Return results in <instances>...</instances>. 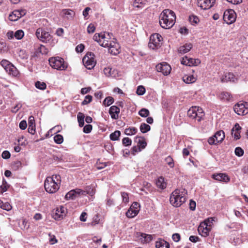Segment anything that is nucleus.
Instances as JSON below:
<instances>
[{
	"instance_id": "1",
	"label": "nucleus",
	"mask_w": 248,
	"mask_h": 248,
	"mask_svg": "<svg viewBox=\"0 0 248 248\" xmlns=\"http://www.w3.org/2000/svg\"><path fill=\"white\" fill-rule=\"evenodd\" d=\"M176 16L174 12L169 9L164 10L159 16V24L164 29H170L175 24Z\"/></svg>"
},
{
	"instance_id": "2",
	"label": "nucleus",
	"mask_w": 248,
	"mask_h": 248,
	"mask_svg": "<svg viewBox=\"0 0 248 248\" xmlns=\"http://www.w3.org/2000/svg\"><path fill=\"white\" fill-rule=\"evenodd\" d=\"M186 195L187 191L185 188L176 189L170 196V203L173 206L178 207L186 201Z\"/></svg>"
},
{
	"instance_id": "3",
	"label": "nucleus",
	"mask_w": 248,
	"mask_h": 248,
	"mask_svg": "<svg viewBox=\"0 0 248 248\" xmlns=\"http://www.w3.org/2000/svg\"><path fill=\"white\" fill-rule=\"evenodd\" d=\"M61 182V177L60 175H53L51 177H47L44 183V187L46 192L54 193L58 190Z\"/></svg>"
},
{
	"instance_id": "4",
	"label": "nucleus",
	"mask_w": 248,
	"mask_h": 248,
	"mask_svg": "<svg viewBox=\"0 0 248 248\" xmlns=\"http://www.w3.org/2000/svg\"><path fill=\"white\" fill-rule=\"evenodd\" d=\"M49 63L53 68L58 70H65L67 67L63 59L59 57L49 58Z\"/></svg>"
},
{
	"instance_id": "5",
	"label": "nucleus",
	"mask_w": 248,
	"mask_h": 248,
	"mask_svg": "<svg viewBox=\"0 0 248 248\" xmlns=\"http://www.w3.org/2000/svg\"><path fill=\"white\" fill-rule=\"evenodd\" d=\"M204 113L202 109L199 107L193 106L187 111V116L192 119H195L200 122L204 116Z\"/></svg>"
},
{
	"instance_id": "6",
	"label": "nucleus",
	"mask_w": 248,
	"mask_h": 248,
	"mask_svg": "<svg viewBox=\"0 0 248 248\" xmlns=\"http://www.w3.org/2000/svg\"><path fill=\"white\" fill-rule=\"evenodd\" d=\"M162 36L158 33H155L151 35L148 44L149 47L152 49H157L161 46Z\"/></svg>"
},
{
	"instance_id": "7",
	"label": "nucleus",
	"mask_w": 248,
	"mask_h": 248,
	"mask_svg": "<svg viewBox=\"0 0 248 248\" xmlns=\"http://www.w3.org/2000/svg\"><path fill=\"white\" fill-rule=\"evenodd\" d=\"M94 54L88 52L83 57L82 62L85 66L88 69H93L96 64V61L94 59Z\"/></svg>"
},
{
	"instance_id": "8",
	"label": "nucleus",
	"mask_w": 248,
	"mask_h": 248,
	"mask_svg": "<svg viewBox=\"0 0 248 248\" xmlns=\"http://www.w3.org/2000/svg\"><path fill=\"white\" fill-rule=\"evenodd\" d=\"M35 34L38 39L43 42L47 43L51 39L49 32L42 28L37 29Z\"/></svg>"
},
{
	"instance_id": "9",
	"label": "nucleus",
	"mask_w": 248,
	"mask_h": 248,
	"mask_svg": "<svg viewBox=\"0 0 248 248\" xmlns=\"http://www.w3.org/2000/svg\"><path fill=\"white\" fill-rule=\"evenodd\" d=\"M248 103L245 102L238 103L235 104L233 107L234 111L239 115H244L248 113Z\"/></svg>"
},
{
	"instance_id": "10",
	"label": "nucleus",
	"mask_w": 248,
	"mask_h": 248,
	"mask_svg": "<svg viewBox=\"0 0 248 248\" xmlns=\"http://www.w3.org/2000/svg\"><path fill=\"white\" fill-rule=\"evenodd\" d=\"M235 19L236 14L234 10L230 9L224 12L223 20L227 24H230L233 23Z\"/></svg>"
},
{
	"instance_id": "11",
	"label": "nucleus",
	"mask_w": 248,
	"mask_h": 248,
	"mask_svg": "<svg viewBox=\"0 0 248 248\" xmlns=\"http://www.w3.org/2000/svg\"><path fill=\"white\" fill-rule=\"evenodd\" d=\"M216 0H197V6L202 9L206 10L212 8L215 3Z\"/></svg>"
},
{
	"instance_id": "12",
	"label": "nucleus",
	"mask_w": 248,
	"mask_h": 248,
	"mask_svg": "<svg viewBox=\"0 0 248 248\" xmlns=\"http://www.w3.org/2000/svg\"><path fill=\"white\" fill-rule=\"evenodd\" d=\"M140 204L137 202H134L129 209L126 212V217L132 218L137 216L140 210Z\"/></svg>"
},
{
	"instance_id": "13",
	"label": "nucleus",
	"mask_w": 248,
	"mask_h": 248,
	"mask_svg": "<svg viewBox=\"0 0 248 248\" xmlns=\"http://www.w3.org/2000/svg\"><path fill=\"white\" fill-rule=\"evenodd\" d=\"M156 69L158 72L162 73L164 76L168 75L171 71L170 66L166 62H161L156 66Z\"/></svg>"
},
{
	"instance_id": "14",
	"label": "nucleus",
	"mask_w": 248,
	"mask_h": 248,
	"mask_svg": "<svg viewBox=\"0 0 248 248\" xmlns=\"http://www.w3.org/2000/svg\"><path fill=\"white\" fill-rule=\"evenodd\" d=\"M206 223L201 222L199 226L198 231L199 233L203 237H206L209 235L210 228Z\"/></svg>"
},
{
	"instance_id": "15",
	"label": "nucleus",
	"mask_w": 248,
	"mask_h": 248,
	"mask_svg": "<svg viewBox=\"0 0 248 248\" xmlns=\"http://www.w3.org/2000/svg\"><path fill=\"white\" fill-rule=\"evenodd\" d=\"M108 47L109 52L112 55H116L120 53L119 44L115 41H112Z\"/></svg>"
},
{
	"instance_id": "16",
	"label": "nucleus",
	"mask_w": 248,
	"mask_h": 248,
	"mask_svg": "<svg viewBox=\"0 0 248 248\" xmlns=\"http://www.w3.org/2000/svg\"><path fill=\"white\" fill-rule=\"evenodd\" d=\"M201 61L199 59H194L189 58L187 57L183 58L181 60V63L184 65H187L189 66H193L197 65L200 63Z\"/></svg>"
},
{
	"instance_id": "17",
	"label": "nucleus",
	"mask_w": 248,
	"mask_h": 248,
	"mask_svg": "<svg viewBox=\"0 0 248 248\" xmlns=\"http://www.w3.org/2000/svg\"><path fill=\"white\" fill-rule=\"evenodd\" d=\"M65 208L62 206H60L56 210L55 213L53 216V218L56 220L62 219L65 215Z\"/></svg>"
},
{
	"instance_id": "18",
	"label": "nucleus",
	"mask_w": 248,
	"mask_h": 248,
	"mask_svg": "<svg viewBox=\"0 0 248 248\" xmlns=\"http://www.w3.org/2000/svg\"><path fill=\"white\" fill-rule=\"evenodd\" d=\"M136 237L139 238L142 243H149L152 239L151 235L147 234L142 232H138L136 234Z\"/></svg>"
},
{
	"instance_id": "19",
	"label": "nucleus",
	"mask_w": 248,
	"mask_h": 248,
	"mask_svg": "<svg viewBox=\"0 0 248 248\" xmlns=\"http://www.w3.org/2000/svg\"><path fill=\"white\" fill-rule=\"evenodd\" d=\"M109 113L112 119L117 120L119 118L120 108L116 106H112L109 108Z\"/></svg>"
},
{
	"instance_id": "20",
	"label": "nucleus",
	"mask_w": 248,
	"mask_h": 248,
	"mask_svg": "<svg viewBox=\"0 0 248 248\" xmlns=\"http://www.w3.org/2000/svg\"><path fill=\"white\" fill-rule=\"evenodd\" d=\"M212 178L215 180L224 182H228L230 180L229 176L223 173L214 174L212 175Z\"/></svg>"
},
{
	"instance_id": "21",
	"label": "nucleus",
	"mask_w": 248,
	"mask_h": 248,
	"mask_svg": "<svg viewBox=\"0 0 248 248\" xmlns=\"http://www.w3.org/2000/svg\"><path fill=\"white\" fill-rule=\"evenodd\" d=\"M219 98L225 102H229L233 101L232 95L231 93L227 92H222L218 95Z\"/></svg>"
},
{
	"instance_id": "22",
	"label": "nucleus",
	"mask_w": 248,
	"mask_h": 248,
	"mask_svg": "<svg viewBox=\"0 0 248 248\" xmlns=\"http://www.w3.org/2000/svg\"><path fill=\"white\" fill-rule=\"evenodd\" d=\"M241 127L238 124H236L232 130V135H233L234 138L237 140L240 138V131Z\"/></svg>"
},
{
	"instance_id": "23",
	"label": "nucleus",
	"mask_w": 248,
	"mask_h": 248,
	"mask_svg": "<svg viewBox=\"0 0 248 248\" xmlns=\"http://www.w3.org/2000/svg\"><path fill=\"white\" fill-rule=\"evenodd\" d=\"M192 47V45L191 43L186 44L183 46H180L178 51L179 53L185 54L189 51Z\"/></svg>"
},
{
	"instance_id": "24",
	"label": "nucleus",
	"mask_w": 248,
	"mask_h": 248,
	"mask_svg": "<svg viewBox=\"0 0 248 248\" xmlns=\"http://www.w3.org/2000/svg\"><path fill=\"white\" fill-rule=\"evenodd\" d=\"M5 70L9 75L13 76H16L18 74V70L12 63L7 66Z\"/></svg>"
},
{
	"instance_id": "25",
	"label": "nucleus",
	"mask_w": 248,
	"mask_h": 248,
	"mask_svg": "<svg viewBox=\"0 0 248 248\" xmlns=\"http://www.w3.org/2000/svg\"><path fill=\"white\" fill-rule=\"evenodd\" d=\"M235 76L232 73H226L221 78L222 82H226L228 81L234 82L235 79Z\"/></svg>"
},
{
	"instance_id": "26",
	"label": "nucleus",
	"mask_w": 248,
	"mask_h": 248,
	"mask_svg": "<svg viewBox=\"0 0 248 248\" xmlns=\"http://www.w3.org/2000/svg\"><path fill=\"white\" fill-rule=\"evenodd\" d=\"M61 15L63 17H66L67 19L72 18L75 15L74 12L71 9H63L61 12Z\"/></svg>"
},
{
	"instance_id": "27",
	"label": "nucleus",
	"mask_w": 248,
	"mask_h": 248,
	"mask_svg": "<svg viewBox=\"0 0 248 248\" xmlns=\"http://www.w3.org/2000/svg\"><path fill=\"white\" fill-rule=\"evenodd\" d=\"M135 141L137 142V145L141 149H143L147 145L145 139L142 137H137L135 139Z\"/></svg>"
},
{
	"instance_id": "28",
	"label": "nucleus",
	"mask_w": 248,
	"mask_h": 248,
	"mask_svg": "<svg viewBox=\"0 0 248 248\" xmlns=\"http://www.w3.org/2000/svg\"><path fill=\"white\" fill-rule=\"evenodd\" d=\"M155 247L156 248H169L170 245L164 240L159 239L156 242Z\"/></svg>"
},
{
	"instance_id": "29",
	"label": "nucleus",
	"mask_w": 248,
	"mask_h": 248,
	"mask_svg": "<svg viewBox=\"0 0 248 248\" xmlns=\"http://www.w3.org/2000/svg\"><path fill=\"white\" fill-rule=\"evenodd\" d=\"M156 185L158 188L164 189L166 187L167 184L165 182L164 178L163 177H160L156 181Z\"/></svg>"
},
{
	"instance_id": "30",
	"label": "nucleus",
	"mask_w": 248,
	"mask_h": 248,
	"mask_svg": "<svg viewBox=\"0 0 248 248\" xmlns=\"http://www.w3.org/2000/svg\"><path fill=\"white\" fill-rule=\"evenodd\" d=\"M214 136L217 142H222L225 138V134L222 130L217 132Z\"/></svg>"
},
{
	"instance_id": "31",
	"label": "nucleus",
	"mask_w": 248,
	"mask_h": 248,
	"mask_svg": "<svg viewBox=\"0 0 248 248\" xmlns=\"http://www.w3.org/2000/svg\"><path fill=\"white\" fill-rule=\"evenodd\" d=\"M104 74L107 77H115L116 74H115V70H112L111 68L109 67H106L104 69Z\"/></svg>"
},
{
	"instance_id": "32",
	"label": "nucleus",
	"mask_w": 248,
	"mask_h": 248,
	"mask_svg": "<svg viewBox=\"0 0 248 248\" xmlns=\"http://www.w3.org/2000/svg\"><path fill=\"white\" fill-rule=\"evenodd\" d=\"M18 14V10H14L9 16V19L11 21H17L20 17Z\"/></svg>"
},
{
	"instance_id": "33",
	"label": "nucleus",
	"mask_w": 248,
	"mask_h": 248,
	"mask_svg": "<svg viewBox=\"0 0 248 248\" xmlns=\"http://www.w3.org/2000/svg\"><path fill=\"white\" fill-rule=\"evenodd\" d=\"M106 38V34L105 33H95L93 37V39L97 42L99 44L101 42V40L104 39Z\"/></svg>"
},
{
	"instance_id": "34",
	"label": "nucleus",
	"mask_w": 248,
	"mask_h": 248,
	"mask_svg": "<svg viewBox=\"0 0 248 248\" xmlns=\"http://www.w3.org/2000/svg\"><path fill=\"white\" fill-rule=\"evenodd\" d=\"M146 1V0H135L133 6L138 8H142L145 5Z\"/></svg>"
},
{
	"instance_id": "35",
	"label": "nucleus",
	"mask_w": 248,
	"mask_h": 248,
	"mask_svg": "<svg viewBox=\"0 0 248 248\" xmlns=\"http://www.w3.org/2000/svg\"><path fill=\"white\" fill-rule=\"evenodd\" d=\"M183 81L186 83L189 84L194 82L196 81V78L193 76H185L183 77Z\"/></svg>"
},
{
	"instance_id": "36",
	"label": "nucleus",
	"mask_w": 248,
	"mask_h": 248,
	"mask_svg": "<svg viewBox=\"0 0 248 248\" xmlns=\"http://www.w3.org/2000/svg\"><path fill=\"white\" fill-rule=\"evenodd\" d=\"M77 117H78V123L79 124V126L81 127L83 126L84 124V117H85L84 115L81 112H79L78 114Z\"/></svg>"
},
{
	"instance_id": "37",
	"label": "nucleus",
	"mask_w": 248,
	"mask_h": 248,
	"mask_svg": "<svg viewBox=\"0 0 248 248\" xmlns=\"http://www.w3.org/2000/svg\"><path fill=\"white\" fill-rule=\"evenodd\" d=\"M121 135L120 131H115L110 135V139L111 140L115 141L118 140Z\"/></svg>"
},
{
	"instance_id": "38",
	"label": "nucleus",
	"mask_w": 248,
	"mask_h": 248,
	"mask_svg": "<svg viewBox=\"0 0 248 248\" xmlns=\"http://www.w3.org/2000/svg\"><path fill=\"white\" fill-rule=\"evenodd\" d=\"M150 126L145 123H142L140 126V130L142 133H145L150 130Z\"/></svg>"
},
{
	"instance_id": "39",
	"label": "nucleus",
	"mask_w": 248,
	"mask_h": 248,
	"mask_svg": "<svg viewBox=\"0 0 248 248\" xmlns=\"http://www.w3.org/2000/svg\"><path fill=\"white\" fill-rule=\"evenodd\" d=\"M137 131V129L135 127H130L125 129L124 133L127 135L131 136L136 134Z\"/></svg>"
},
{
	"instance_id": "40",
	"label": "nucleus",
	"mask_w": 248,
	"mask_h": 248,
	"mask_svg": "<svg viewBox=\"0 0 248 248\" xmlns=\"http://www.w3.org/2000/svg\"><path fill=\"white\" fill-rule=\"evenodd\" d=\"M35 87L38 89L44 90L46 89V85L44 82L37 81L35 83Z\"/></svg>"
},
{
	"instance_id": "41",
	"label": "nucleus",
	"mask_w": 248,
	"mask_h": 248,
	"mask_svg": "<svg viewBox=\"0 0 248 248\" xmlns=\"http://www.w3.org/2000/svg\"><path fill=\"white\" fill-rule=\"evenodd\" d=\"M108 38L106 36V38L104 39L101 40L100 43V45L104 47H108L112 40H108Z\"/></svg>"
},
{
	"instance_id": "42",
	"label": "nucleus",
	"mask_w": 248,
	"mask_h": 248,
	"mask_svg": "<svg viewBox=\"0 0 248 248\" xmlns=\"http://www.w3.org/2000/svg\"><path fill=\"white\" fill-rule=\"evenodd\" d=\"M114 102V99L111 96H108L106 97L104 102L103 104L105 106H109L111 105Z\"/></svg>"
},
{
	"instance_id": "43",
	"label": "nucleus",
	"mask_w": 248,
	"mask_h": 248,
	"mask_svg": "<svg viewBox=\"0 0 248 248\" xmlns=\"http://www.w3.org/2000/svg\"><path fill=\"white\" fill-rule=\"evenodd\" d=\"M189 20L192 25H196L199 22V18L195 16H191L189 17Z\"/></svg>"
},
{
	"instance_id": "44",
	"label": "nucleus",
	"mask_w": 248,
	"mask_h": 248,
	"mask_svg": "<svg viewBox=\"0 0 248 248\" xmlns=\"http://www.w3.org/2000/svg\"><path fill=\"white\" fill-rule=\"evenodd\" d=\"M149 114V111L146 108H142L139 112V114L142 117H147Z\"/></svg>"
},
{
	"instance_id": "45",
	"label": "nucleus",
	"mask_w": 248,
	"mask_h": 248,
	"mask_svg": "<svg viewBox=\"0 0 248 248\" xmlns=\"http://www.w3.org/2000/svg\"><path fill=\"white\" fill-rule=\"evenodd\" d=\"M54 140L57 144H61L63 141V138L62 135L58 134L54 137Z\"/></svg>"
},
{
	"instance_id": "46",
	"label": "nucleus",
	"mask_w": 248,
	"mask_h": 248,
	"mask_svg": "<svg viewBox=\"0 0 248 248\" xmlns=\"http://www.w3.org/2000/svg\"><path fill=\"white\" fill-rule=\"evenodd\" d=\"M24 33L22 30H18L14 34V36L16 39H21L24 36Z\"/></svg>"
},
{
	"instance_id": "47",
	"label": "nucleus",
	"mask_w": 248,
	"mask_h": 248,
	"mask_svg": "<svg viewBox=\"0 0 248 248\" xmlns=\"http://www.w3.org/2000/svg\"><path fill=\"white\" fill-rule=\"evenodd\" d=\"M76 195L75 193L74 190H72L68 192L65 195V198L68 199H74L76 197Z\"/></svg>"
},
{
	"instance_id": "48",
	"label": "nucleus",
	"mask_w": 248,
	"mask_h": 248,
	"mask_svg": "<svg viewBox=\"0 0 248 248\" xmlns=\"http://www.w3.org/2000/svg\"><path fill=\"white\" fill-rule=\"evenodd\" d=\"M8 188V185L6 182L5 180H3L2 184L0 186V193H3V192L6 191Z\"/></svg>"
},
{
	"instance_id": "49",
	"label": "nucleus",
	"mask_w": 248,
	"mask_h": 248,
	"mask_svg": "<svg viewBox=\"0 0 248 248\" xmlns=\"http://www.w3.org/2000/svg\"><path fill=\"white\" fill-rule=\"evenodd\" d=\"M0 207L3 210L9 211L12 209V206L8 202L1 203Z\"/></svg>"
},
{
	"instance_id": "50",
	"label": "nucleus",
	"mask_w": 248,
	"mask_h": 248,
	"mask_svg": "<svg viewBox=\"0 0 248 248\" xmlns=\"http://www.w3.org/2000/svg\"><path fill=\"white\" fill-rule=\"evenodd\" d=\"M84 191L85 192V195L89 194L92 196L95 193V190L92 188L91 186H87Z\"/></svg>"
},
{
	"instance_id": "51",
	"label": "nucleus",
	"mask_w": 248,
	"mask_h": 248,
	"mask_svg": "<svg viewBox=\"0 0 248 248\" xmlns=\"http://www.w3.org/2000/svg\"><path fill=\"white\" fill-rule=\"evenodd\" d=\"M145 89L143 86H139L138 87L136 93L139 95H142L145 93Z\"/></svg>"
},
{
	"instance_id": "52",
	"label": "nucleus",
	"mask_w": 248,
	"mask_h": 248,
	"mask_svg": "<svg viewBox=\"0 0 248 248\" xmlns=\"http://www.w3.org/2000/svg\"><path fill=\"white\" fill-rule=\"evenodd\" d=\"M165 161L170 168L174 167L173 159L170 156H168L166 158Z\"/></svg>"
},
{
	"instance_id": "53",
	"label": "nucleus",
	"mask_w": 248,
	"mask_h": 248,
	"mask_svg": "<svg viewBox=\"0 0 248 248\" xmlns=\"http://www.w3.org/2000/svg\"><path fill=\"white\" fill-rule=\"evenodd\" d=\"M121 196L123 199V202L126 203L129 202V197L128 193L125 192H121Z\"/></svg>"
},
{
	"instance_id": "54",
	"label": "nucleus",
	"mask_w": 248,
	"mask_h": 248,
	"mask_svg": "<svg viewBox=\"0 0 248 248\" xmlns=\"http://www.w3.org/2000/svg\"><path fill=\"white\" fill-rule=\"evenodd\" d=\"M92 100V96L90 95H86L82 102V105H85L90 103Z\"/></svg>"
},
{
	"instance_id": "55",
	"label": "nucleus",
	"mask_w": 248,
	"mask_h": 248,
	"mask_svg": "<svg viewBox=\"0 0 248 248\" xmlns=\"http://www.w3.org/2000/svg\"><path fill=\"white\" fill-rule=\"evenodd\" d=\"M235 154L238 156H241L244 154L243 150L240 147H236L235 149Z\"/></svg>"
},
{
	"instance_id": "56",
	"label": "nucleus",
	"mask_w": 248,
	"mask_h": 248,
	"mask_svg": "<svg viewBox=\"0 0 248 248\" xmlns=\"http://www.w3.org/2000/svg\"><path fill=\"white\" fill-rule=\"evenodd\" d=\"M122 142L124 145L127 146L131 144L132 141L129 138H124L123 139Z\"/></svg>"
},
{
	"instance_id": "57",
	"label": "nucleus",
	"mask_w": 248,
	"mask_h": 248,
	"mask_svg": "<svg viewBox=\"0 0 248 248\" xmlns=\"http://www.w3.org/2000/svg\"><path fill=\"white\" fill-rule=\"evenodd\" d=\"M93 126L91 124H87L83 127V132L85 133H89L91 132Z\"/></svg>"
},
{
	"instance_id": "58",
	"label": "nucleus",
	"mask_w": 248,
	"mask_h": 248,
	"mask_svg": "<svg viewBox=\"0 0 248 248\" xmlns=\"http://www.w3.org/2000/svg\"><path fill=\"white\" fill-rule=\"evenodd\" d=\"M95 30V27L93 24L91 23L90 24L87 28V32L89 33H92L94 32Z\"/></svg>"
},
{
	"instance_id": "59",
	"label": "nucleus",
	"mask_w": 248,
	"mask_h": 248,
	"mask_svg": "<svg viewBox=\"0 0 248 248\" xmlns=\"http://www.w3.org/2000/svg\"><path fill=\"white\" fill-rule=\"evenodd\" d=\"M141 150V149L140 148V147L137 146H134L132 148V154L133 155H135L136 153L140 152Z\"/></svg>"
},
{
	"instance_id": "60",
	"label": "nucleus",
	"mask_w": 248,
	"mask_h": 248,
	"mask_svg": "<svg viewBox=\"0 0 248 248\" xmlns=\"http://www.w3.org/2000/svg\"><path fill=\"white\" fill-rule=\"evenodd\" d=\"M74 190L76 196L77 195H85V192L83 190L79 188H76L75 189H74Z\"/></svg>"
},
{
	"instance_id": "61",
	"label": "nucleus",
	"mask_w": 248,
	"mask_h": 248,
	"mask_svg": "<svg viewBox=\"0 0 248 248\" xmlns=\"http://www.w3.org/2000/svg\"><path fill=\"white\" fill-rule=\"evenodd\" d=\"M29 225H28V222L26 219H23L22 220V224L21 225V228L22 229H28Z\"/></svg>"
},
{
	"instance_id": "62",
	"label": "nucleus",
	"mask_w": 248,
	"mask_h": 248,
	"mask_svg": "<svg viewBox=\"0 0 248 248\" xmlns=\"http://www.w3.org/2000/svg\"><path fill=\"white\" fill-rule=\"evenodd\" d=\"M208 142L210 145L217 144L218 143L217 142L216 138H214V136L210 137L208 140Z\"/></svg>"
},
{
	"instance_id": "63",
	"label": "nucleus",
	"mask_w": 248,
	"mask_h": 248,
	"mask_svg": "<svg viewBox=\"0 0 248 248\" xmlns=\"http://www.w3.org/2000/svg\"><path fill=\"white\" fill-rule=\"evenodd\" d=\"M11 63L6 60H3L1 61V65L5 69V68L8 66Z\"/></svg>"
},
{
	"instance_id": "64",
	"label": "nucleus",
	"mask_w": 248,
	"mask_h": 248,
	"mask_svg": "<svg viewBox=\"0 0 248 248\" xmlns=\"http://www.w3.org/2000/svg\"><path fill=\"white\" fill-rule=\"evenodd\" d=\"M2 157L4 159H8L10 157L11 155L9 151H4L2 153Z\"/></svg>"
}]
</instances>
